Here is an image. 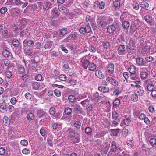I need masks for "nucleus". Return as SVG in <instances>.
I'll list each match as a JSON object with an SVG mask.
<instances>
[{
	"label": "nucleus",
	"instance_id": "60",
	"mask_svg": "<svg viewBox=\"0 0 156 156\" xmlns=\"http://www.w3.org/2000/svg\"><path fill=\"white\" fill-rule=\"evenodd\" d=\"M110 147V145L109 144L106 143L104 146V147L105 149V151L107 152L108 150Z\"/></svg>",
	"mask_w": 156,
	"mask_h": 156
},
{
	"label": "nucleus",
	"instance_id": "50",
	"mask_svg": "<svg viewBox=\"0 0 156 156\" xmlns=\"http://www.w3.org/2000/svg\"><path fill=\"white\" fill-rule=\"evenodd\" d=\"M40 86V84L37 82H34L33 83V87L34 89L37 90V89Z\"/></svg>",
	"mask_w": 156,
	"mask_h": 156
},
{
	"label": "nucleus",
	"instance_id": "10",
	"mask_svg": "<svg viewBox=\"0 0 156 156\" xmlns=\"http://www.w3.org/2000/svg\"><path fill=\"white\" fill-rule=\"evenodd\" d=\"M8 107V105L6 103L3 102L1 103L0 104V111L3 113L6 112Z\"/></svg>",
	"mask_w": 156,
	"mask_h": 156
},
{
	"label": "nucleus",
	"instance_id": "36",
	"mask_svg": "<svg viewBox=\"0 0 156 156\" xmlns=\"http://www.w3.org/2000/svg\"><path fill=\"white\" fill-rule=\"evenodd\" d=\"M113 119L112 124L113 126H117L120 122V120L118 118L112 119Z\"/></svg>",
	"mask_w": 156,
	"mask_h": 156
},
{
	"label": "nucleus",
	"instance_id": "11",
	"mask_svg": "<svg viewBox=\"0 0 156 156\" xmlns=\"http://www.w3.org/2000/svg\"><path fill=\"white\" fill-rule=\"evenodd\" d=\"M122 120L123 122H122V125L124 124L126 126H128L131 121L130 118L129 116L123 117Z\"/></svg>",
	"mask_w": 156,
	"mask_h": 156
},
{
	"label": "nucleus",
	"instance_id": "13",
	"mask_svg": "<svg viewBox=\"0 0 156 156\" xmlns=\"http://www.w3.org/2000/svg\"><path fill=\"white\" fill-rule=\"evenodd\" d=\"M107 32L109 34H113L115 31L116 28L114 24H112L107 27Z\"/></svg>",
	"mask_w": 156,
	"mask_h": 156
},
{
	"label": "nucleus",
	"instance_id": "23",
	"mask_svg": "<svg viewBox=\"0 0 156 156\" xmlns=\"http://www.w3.org/2000/svg\"><path fill=\"white\" fill-rule=\"evenodd\" d=\"M97 67L96 65L93 63L90 62L88 68L89 70L91 71H93L95 70Z\"/></svg>",
	"mask_w": 156,
	"mask_h": 156
},
{
	"label": "nucleus",
	"instance_id": "53",
	"mask_svg": "<svg viewBox=\"0 0 156 156\" xmlns=\"http://www.w3.org/2000/svg\"><path fill=\"white\" fill-rule=\"evenodd\" d=\"M136 116L138 117L141 120L144 119L146 117V115L144 113H141L140 115L138 114V115L136 114Z\"/></svg>",
	"mask_w": 156,
	"mask_h": 156
},
{
	"label": "nucleus",
	"instance_id": "18",
	"mask_svg": "<svg viewBox=\"0 0 156 156\" xmlns=\"http://www.w3.org/2000/svg\"><path fill=\"white\" fill-rule=\"evenodd\" d=\"M137 64L139 66L145 65V62L144 61L143 59L141 57H138L136 59Z\"/></svg>",
	"mask_w": 156,
	"mask_h": 156
},
{
	"label": "nucleus",
	"instance_id": "58",
	"mask_svg": "<svg viewBox=\"0 0 156 156\" xmlns=\"http://www.w3.org/2000/svg\"><path fill=\"white\" fill-rule=\"evenodd\" d=\"M20 144L21 145L23 146H27L28 145V143L26 140L24 139L21 140Z\"/></svg>",
	"mask_w": 156,
	"mask_h": 156
},
{
	"label": "nucleus",
	"instance_id": "57",
	"mask_svg": "<svg viewBox=\"0 0 156 156\" xmlns=\"http://www.w3.org/2000/svg\"><path fill=\"white\" fill-rule=\"evenodd\" d=\"M130 74L127 72H124L123 73V75L126 80L128 79L130 76Z\"/></svg>",
	"mask_w": 156,
	"mask_h": 156
},
{
	"label": "nucleus",
	"instance_id": "8",
	"mask_svg": "<svg viewBox=\"0 0 156 156\" xmlns=\"http://www.w3.org/2000/svg\"><path fill=\"white\" fill-rule=\"evenodd\" d=\"M98 23L100 27H104L107 25V23L106 21L105 17H103L101 19L98 20Z\"/></svg>",
	"mask_w": 156,
	"mask_h": 156
},
{
	"label": "nucleus",
	"instance_id": "42",
	"mask_svg": "<svg viewBox=\"0 0 156 156\" xmlns=\"http://www.w3.org/2000/svg\"><path fill=\"white\" fill-rule=\"evenodd\" d=\"M103 47L105 48H109L110 47V43L109 42L105 41L102 43Z\"/></svg>",
	"mask_w": 156,
	"mask_h": 156
},
{
	"label": "nucleus",
	"instance_id": "21",
	"mask_svg": "<svg viewBox=\"0 0 156 156\" xmlns=\"http://www.w3.org/2000/svg\"><path fill=\"white\" fill-rule=\"evenodd\" d=\"M98 90L103 93H105L109 91V89L108 87H106L104 86L99 87H98Z\"/></svg>",
	"mask_w": 156,
	"mask_h": 156
},
{
	"label": "nucleus",
	"instance_id": "43",
	"mask_svg": "<svg viewBox=\"0 0 156 156\" xmlns=\"http://www.w3.org/2000/svg\"><path fill=\"white\" fill-rule=\"evenodd\" d=\"M72 141L74 143H78L80 142V137L79 135L78 134L72 139Z\"/></svg>",
	"mask_w": 156,
	"mask_h": 156
},
{
	"label": "nucleus",
	"instance_id": "6",
	"mask_svg": "<svg viewBox=\"0 0 156 156\" xmlns=\"http://www.w3.org/2000/svg\"><path fill=\"white\" fill-rule=\"evenodd\" d=\"M107 70L110 76L112 77H114V75L113 74L114 71L115 67L113 63H111L108 64L107 66Z\"/></svg>",
	"mask_w": 156,
	"mask_h": 156
},
{
	"label": "nucleus",
	"instance_id": "27",
	"mask_svg": "<svg viewBox=\"0 0 156 156\" xmlns=\"http://www.w3.org/2000/svg\"><path fill=\"white\" fill-rule=\"evenodd\" d=\"M34 118V116L32 113H29L27 115V119L29 121H31L33 120Z\"/></svg>",
	"mask_w": 156,
	"mask_h": 156
},
{
	"label": "nucleus",
	"instance_id": "5",
	"mask_svg": "<svg viewBox=\"0 0 156 156\" xmlns=\"http://www.w3.org/2000/svg\"><path fill=\"white\" fill-rule=\"evenodd\" d=\"M73 111L76 114H80L82 112V108L79 105L76 103H73L72 105Z\"/></svg>",
	"mask_w": 156,
	"mask_h": 156
},
{
	"label": "nucleus",
	"instance_id": "17",
	"mask_svg": "<svg viewBox=\"0 0 156 156\" xmlns=\"http://www.w3.org/2000/svg\"><path fill=\"white\" fill-rule=\"evenodd\" d=\"M145 21L148 23H152L154 20V18H152L151 16L147 15L144 17Z\"/></svg>",
	"mask_w": 156,
	"mask_h": 156
},
{
	"label": "nucleus",
	"instance_id": "39",
	"mask_svg": "<svg viewBox=\"0 0 156 156\" xmlns=\"http://www.w3.org/2000/svg\"><path fill=\"white\" fill-rule=\"evenodd\" d=\"M2 54L5 57H8L10 54V52L9 51L6 49L4 50L2 52Z\"/></svg>",
	"mask_w": 156,
	"mask_h": 156
},
{
	"label": "nucleus",
	"instance_id": "3",
	"mask_svg": "<svg viewBox=\"0 0 156 156\" xmlns=\"http://www.w3.org/2000/svg\"><path fill=\"white\" fill-rule=\"evenodd\" d=\"M99 94L98 92H96L93 95L90 94L88 96V98L94 104H96L98 102Z\"/></svg>",
	"mask_w": 156,
	"mask_h": 156
},
{
	"label": "nucleus",
	"instance_id": "64",
	"mask_svg": "<svg viewBox=\"0 0 156 156\" xmlns=\"http://www.w3.org/2000/svg\"><path fill=\"white\" fill-rule=\"evenodd\" d=\"M5 75L6 77L8 78H10L12 76V72L9 71H6Z\"/></svg>",
	"mask_w": 156,
	"mask_h": 156
},
{
	"label": "nucleus",
	"instance_id": "44",
	"mask_svg": "<svg viewBox=\"0 0 156 156\" xmlns=\"http://www.w3.org/2000/svg\"><path fill=\"white\" fill-rule=\"evenodd\" d=\"M112 119L118 118L119 114L115 111H112Z\"/></svg>",
	"mask_w": 156,
	"mask_h": 156
},
{
	"label": "nucleus",
	"instance_id": "20",
	"mask_svg": "<svg viewBox=\"0 0 156 156\" xmlns=\"http://www.w3.org/2000/svg\"><path fill=\"white\" fill-rule=\"evenodd\" d=\"M96 75L100 79H103L105 78L104 75L103 74L102 71L100 70H97L95 72Z\"/></svg>",
	"mask_w": 156,
	"mask_h": 156
},
{
	"label": "nucleus",
	"instance_id": "52",
	"mask_svg": "<svg viewBox=\"0 0 156 156\" xmlns=\"http://www.w3.org/2000/svg\"><path fill=\"white\" fill-rule=\"evenodd\" d=\"M145 60L148 62H150L154 60L153 58L150 55H147L145 58Z\"/></svg>",
	"mask_w": 156,
	"mask_h": 156
},
{
	"label": "nucleus",
	"instance_id": "30",
	"mask_svg": "<svg viewBox=\"0 0 156 156\" xmlns=\"http://www.w3.org/2000/svg\"><path fill=\"white\" fill-rule=\"evenodd\" d=\"M53 42L51 41H48L45 44L44 48L45 49L50 48L52 45Z\"/></svg>",
	"mask_w": 156,
	"mask_h": 156
},
{
	"label": "nucleus",
	"instance_id": "14",
	"mask_svg": "<svg viewBox=\"0 0 156 156\" xmlns=\"http://www.w3.org/2000/svg\"><path fill=\"white\" fill-rule=\"evenodd\" d=\"M94 5V6L98 7L100 9H102L104 8L105 4V3L103 1H101L100 2L96 1L95 2Z\"/></svg>",
	"mask_w": 156,
	"mask_h": 156
},
{
	"label": "nucleus",
	"instance_id": "29",
	"mask_svg": "<svg viewBox=\"0 0 156 156\" xmlns=\"http://www.w3.org/2000/svg\"><path fill=\"white\" fill-rule=\"evenodd\" d=\"M64 112L67 115H69L72 112V109L69 107H66L65 108Z\"/></svg>",
	"mask_w": 156,
	"mask_h": 156
},
{
	"label": "nucleus",
	"instance_id": "59",
	"mask_svg": "<svg viewBox=\"0 0 156 156\" xmlns=\"http://www.w3.org/2000/svg\"><path fill=\"white\" fill-rule=\"evenodd\" d=\"M55 94L57 97H59L61 95V91L57 89H55L54 91Z\"/></svg>",
	"mask_w": 156,
	"mask_h": 156
},
{
	"label": "nucleus",
	"instance_id": "19",
	"mask_svg": "<svg viewBox=\"0 0 156 156\" xmlns=\"http://www.w3.org/2000/svg\"><path fill=\"white\" fill-rule=\"evenodd\" d=\"M59 15L58 11L56 8H54L51 11V17L54 18H57Z\"/></svg>",
	"mask_w": 156,
	"mask_h": 156
},
{
	"label": "nucleus",
	"instance_id": "40",
	"mask_svg": "<svg viewBox=\"0 0 156 156\" xmlns=\"http://www.w3.org/2000/svg\"><path fill=\"white\" fill-rule=\"evenodd\" d=\"M81 123L79 121H76L73 124L74 127L76 129H79L81 126Z\"/></svg>",
	"mask_w": 156,
	"mask_h": 156
},
{
	"label": "nucleus",
	"instance_id": "37",
	"mask_svg": "<svg viewBox=\"0 0 156 156\" xmlns=\"http://www.w3.org/2000/svg\"><path fill=\"white\" fill-rule=\"evenodd\" d=\"M59 9L60 11L65 13H68L69 11L67 8L62 6H61L60 7H59Z\"/></svg>",
	"mask_w": 156,
	"mask_h": 156
},
{
	"label": "nucleus",
	"instance_id": "28",
	"mask_svg": "<svg viewBox=\"0 0 156 156\" xmlns=\"http://www.w3.org/2000/svg\"><path fill=\"white\" fill-rule=\"evenodd\" d=\"M140 7L143 8H147L149 7V5L146 2H142L140 3Z\"/></svg>",
	"mask_w": 156,
	"mask_h": 156
},
{
	"label": "nucleus",
	"instance_id": "54",
	"mask_svg": "<svg viewBox=\"0 0 156 156\" xmlns=\"http://www.w3.org/2000/svg\"><path fill=\"white\" fill-rule=\"evenodd\" d=\"M92 132L91 128L89 127H87L85 129V133L88 135L90 134Z\"/></svg>",
	"mask_w": 156,
	"mask_h": 156
},
{
	"label": "nucleus",
	"instance_id": "49",
	"mask_svg": "<svg viewBox=\"0 0 156 156\" xmlns=\"http://www.w3.org/2000/svg\"><path fill=\"white\" fill-rule=\"evenodd\" d=\"M121 91L119 90V88H117L113 92V94L114 95L118 96L121 93Z\"/></svg>",
	"mask_w": 156,
	"mask_h": 156
},
{
	"label": "nucleus",
	"instance_id": "46",
	"mask_svg": "<svg viewBox=\"0 0 156 156\" xmlns=\"http://www.w3.org/2000/svg\"><path fill=\"white\" fill-rule=\"evenodd\" d=\"M149 142L152 146H154L156 144V139L154 138H152L150 139Z\"/></svg>",
	"mask_w": 156,
	"mask_h": 156
},
{
	"label": "nucleus",
	"instance_id": "34",
	"mask_svg": "<svg viewBox=\"0 0 156 156\" xmlns=\"http://www.w3.org/2000/svg\"><path fill=\"white\" fill-rule=\"evenodd\" d=\"M135 93L137 95H139L140 96H142L144 93V91L143 90H142L141 89H138L137 90L135 91Z\"/></svg>",
	"mask_w": 156,
	"mask_h": 156
},
{
	"label": "nucleus",
	"instance_id": "33",
	"mask_svg": "<svg viewBox=\"0 0 156 156\" xmlns=\"http://www.w3.org/2000/svg\"><path fill=\"white\" fill-rule=\"evenodd\" d=\"M148 75L147 73L145 71H142L140 73V76L141 78L142 79L146 78Z\"/></svg>",
	"mask_w": 156,
	"mask_h": 156
},
{
	"label": "nucleus",
	"instance_id": "62",
	"mask_svg": "<svg viewBox=\"0 0 156 156\" xmlns=\"http://www.w3.org/2000/svg\"><path fill=\"white\" fill-rule=\"evenodd\" d=\"M7 11V9L5 7H2L0 9V12L2 14L5 13Z\"/></svg>",
	"mask_w": 156,
	"mask_h": 156
},
{
	"label": "nucleus",
	"instance_id": "45",
	"mask_svg": "<svg viewBox=\"0 0 156 156\" xmlns=\"http://www.w3.org/2000/svg\"><path fill=\"white\" fill-rule=\"evenodd\" d=\"M120 100L119 99L117 98L113 101V104L114 106L116 107H118L120 105Z\"/></svg>",
	"mask_w": 156,
	"mask_h": 156
},
{
	"label": "nucleus",
	"instance_id": "4",
	"mask_svg": "<svg viewBox=\"0 0 156 156\" xmlns=\"http://www.w3.org/2000/svg\"><path fill=\"white\" fill-rule=\"evenodd\" d=\"M106 80L107 82H105L106 85H107V83L110 84L114 86H117L119 83L115 79L111 76H108L106 77Z\"/></svg>",
	"mask_w": 156,
	"mask_h": 156
},
{
	"label": "nucleus",
	"instance_id": "7",
	"mask_svg": "<svg viewBox=\"0 0 156 156\" xmlns=\"http://www.w3.org/2000/svg\"><path fill=\"white\" fill-rule=\"evenodd\" d=\"M87 56H84L82 58L81 60V62L82 63L83 67L85 69H87L90 63L88 60L86 58Z\"/></svg>",
	"mask_w": 156,
	"mask_h": 156
},
{
	"label": "nucleus",
	"instance_id": "51",
	"mask_svg": "<svg viewBox=\"0 0 156 156\" xmlns=\"http://www.w3.org/2000/svg\"><path fill=\"white\" fill-rule=\"evenodd\" d=\"M69 101L71 102H73L76 99L75 97L73 95H70L68 97Z\"/></svg>",
	"mask_w": 156,
	"mask_h": 156
},
{
	"label": "nucleus",
	"instance_id": "24",
	"mask_svg": "<svg viewBox=\"0 0 156 156\" xmlns=\"http://www.w3.org/2000/svg\"><path fill=\"white\" fill-rule=\"evenodd\" d=\"M128 69L130 73H135L137 71L136 68L133 65H130L129 66Z\"/></svg>",
	"mask_w": 156,
	"mask_h": 156
},
{
	"label": "nucleus",
	"instance_id": "55",
	"mask_svg": "<svg viewBox=\"0 0 156 156\" xmlns=\"http://www.w3.org/2000/svg\"><path fill=\"white\" fill-rule=\"evenodd\" d=\"M132 6L133 8L136 10H138L139 8V5L137 2H134Z\"/></svg>",
	"mask_w": 156,
	"mask_h": 156
},
{
	"label": "nucleus",
	"instance_id": "2",
	"mask_svg": "<svg viewBox=\"0 0 156 156\" xmlns=\"http://www.w3.org/2000/svg\"><path fill=\"white\" fill-rule=\"evenodd\" d=\"M79 31L80 34L85 35L86 33H88L91 32V27L89 24H87L85 25H82L79 29Z\"/></svg>",
	"mask_w": 156,
	"mask_h": 156
},
{
	"label": "nucleus",
	"instance_id": "61",
	"mask_svg": "<svg viewBox=\"0 0 156 156\" xmlns=\"http://www.w3.org/2000/svg\"><path fill=\"white\" fill-rule=\"evenodd\" d=\"M67 32V30L66 29L64 28L61 30L60 31V34L62 35H64L66 34Z\"/></svg>",
	"mask_w": 156,
	"mask_h": 156
},
{
	"label": "nucleus",
	"instance_id": "22",
	"mask_svg": "<svg viewBox=\"0 0 156 156\" xmlns=\"http://www.w3.org/2000/svg\"><path fill=\"white\" fill-rule=\"evenodd\" d=\"M8 136L9 138L11 139L15 137V132L12 128H10L9 130L8 133Z\"/></svg>",
	"mask_w": 156,
	"mask_h": 156
},
{
	"label": "nucleus",
	"instance_id": "56",
	"mask_svg": "<svg viewBox=\"0 0 156 156\" xmlns=\"http://www.w3.org/2000/svg\"><path fill=\"white\" fill-rule=\"evenodd\" d=\"M49 114L52 115H54L55 113V108L53 107L50 108L49 110Z\"/></svg>",
	"mask_w": 156,
	"mask_h": 156
},
{
	"label": "nucleus",
	"instance_id": "48",
	"mask_svg": "<svg viewBox=\"0 0 156 156\" xmlns=\"http://www.w3.org/2000/svg\"><path fill=\"white\" fill-rule=\"evenodd\" d=\"M59 79L61 81H66V80L67 78L65 75L62 74L59 76Z\"/></svg>",
	"mask_w": 156,
	"mask_h": 156
},
{
	"label": "nucleus",
	"instance_id": "32",
	"mask_svg": "<svg viewBox=\"0 0 156 156\" xmlns=\"http://www.w3.org/2000/svg\"><path fill=\"white\" fill-rule=\"evenodd\" d=\"M138 96L135 93L132 94L131 99L132 101L135 102L136 101L138 100Z\"/></svg>",
	"mask_w": 156,
	"mask_h": 156
},
{
	"label": "nucleus",
	"instance_id": "9",
	"mask_svg": "<svg viewBox=\"0 0 156 156\" xmlns=\"http://www.w3.org/2000/svg\"><path fill=\"white\" fill-rule=\"evenodd\" d=\"M138 23L136 22L132 23L130 25V32L132 34L134 33L138 29Z\"/></svg>",
	"mask_w": 156,
	"mask_h": 156
},
{
	"label": "nucleus",
	"instance_id": "26",
	"mask_svg": "<svg viewBox=\"0 0 156 156\" xmlns=\"http://www.w3.org/2000/svg\"><path fill=\"white\" fill-rule=\"evenodd\" d=\"M94 105L95 104L93 102L92 103H90L88 104L87 105L86 107L87 110L89 112L92 111L93 109L94 108Z\"/></svg>",
	"mask_w": 156,
	"mask_h": 156
},
{
	"label": "nucleus",
	"instance_id": "25",
	"mask_svg": "<svg viewBox=\"0 0 156 156\" xmlns=\"http://www.w3.org/2000/svg\"><path fill=\"white\" fill-rule=\"evenodd\" d=\"M130 23L129 22L126 21H123L122 22V26L124 28L126 29H128L130 26Z\"/></svg>",
	"mask_w": 156,
	"mask_h": 156
},
{
	"label": "nucleus",
	"instance_id": "15",
	"mask_svg": "<svg viewBox=\"0 0 156 156\" xmlns=\"http://www.w3.org/2000/svg\"><path fill=\"white\" fill-rule=\"evenodd\" d=\"M23 45L24 46H27L30 47H32L34 45V43L32 40L27 41L25 40L23 41Z\"/></svg>",
	"mask_w": 156,
	"mask_h": 156
},
{
	"label": "nucleus",
	"instance_id": "12",
	"mask_svg": "<svg viewBox=\"0 0 156 156\" xmlns=\"http://www.w3.org/2000/svg\"><path fill=\"white\" fill-rule=\"evenodd\" d=\"M53 6V5L51 3L46 1L44 2L43 4V9L44 10H47L51 8Z\"/></svg>",
	"mask_w": 156,
	"mask_h": 156
},
{
	"label": "nucleus",
	"instance_id": "38",
	"mask_svg": "<svg viewBox=\"0 0 156 156\" xmlns=\"http://www.w3.org/2000/svg\"><path fill=\"white\" fill-rule=\"evenodd\" d=\"M147 90L148 91H151L154 90V87L153 84H149L147 86Z\"/></svg>",
	"mask_w": 156,
	"mask_h": 156
},
{
	"label": "nucleus",
	"instance_id": "35",
	"mask_svg": "<svg viewBox=\"0 0 156 156\" xmlns=\"http://www.w3.org/2000/svg\"><path fill=\"white\" fill-rule=\"evenodd\" d=\"M130 76L131 79L133 80H136L138 78V75L136 73H130Z\"/></svg>",
	"mask_w": 156,
	"mask_h": 156
},
{
	"label": "nucleus",
	"instance_id": "63",
	"mask_svg": "<svg viewBox=\"0 0 156 156\" xmlns=\"http://www.w3.org/2000/svg\"><path fill=\"white\" fill-rule=\"evenodd\" d=\"M12 44L15 47H17L19 44V42L17 40L14 39L12 41Z\"/></svg>",
	"mask_w": 156,
	"mask_h": 156
},
{
	"label": "nucleus",
	"instance_id": "47",
	"mask_svg": "<svg viewBox=\"0 0 156 156\" xmlns=\"http://www.w3.org/2000/svg\"><path fill=\"white\" fill-rule=\"evenodd\" d=\"M3 121L4 124L6 126H8L9 124V118L6 116H4L3 119Z\"/></svg>",
	"mask_w": 156,
	"mask_h": 156
},
{
	"label": "nucleus",
	"instance_id": "1",
	"mask_svg": "<svg viewBox=\"0 0 156 156\" xmlns=\"http://www.w3.org/2000/svg\"><path fill=\"white\" fill-rule=\"evenodd\" d=\"M118 54L120 55H125L126 53L125 46L123 44H120L117 46ZM126 49L129 53L131 52V48L130 46H127Z\"/></svg>",
	"mask_w": 156,
	"mask_h": 156
},
{
	"label": "nucleus",
	"instance_id": "16",
	"mask_svg": "<svg viewBox=\"0 0 156 156\" xmlns=\"http://www.w3.org/2000/svg\"><path fill=\"white\" fill-rule=\"evenodd\" d=\"M110 152H112L116 151L117 149L116 144L115 142H112L111 144Z\"/></svg>",
	"mask_w": 156,
	"mask_h": 156
},
{
	"label": "nucleus",
	"instance_id": "41",
	"mask_svg": "<svg viewBox=\"0 0 156 156\" xmlns=\"http://www.w3.org/2000/svg\"><path fill=\"white\" fill-rule=\"evenodd\" d=\"M91 101L89 99H87L82 101L80 102V104L82 105V106L84 107L85 105L87 104V103H90V102Z\"/></svg>",
	"mask_w": 156,
	"mask_h": 156
},
{
	"label": "nucleus",
	"instance_id": "31",
	"mask_svg": "<svg viewBox=\"0 0 156 156\" xmlns=\"http://www.w3.org/2000/svg\"><path fill=\"white\" fill-rule=\"evenodd\" d=\"M13 5L18 6H20L23 4V2L20 0H13Z\"/></svg>",
	"mask_w": 156,
	"mask_h": 156
}]
</instances>
